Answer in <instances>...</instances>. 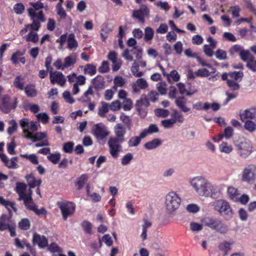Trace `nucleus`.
I'll use <instances>...</instances> for the list:
<instances>
[{
	"label": "nucleus",
	"instance_id": "33",
	"mask_svg": "<svg viewBox=\"0 0 256 256\" xmlns=\"http://www.w3.org/2000/svg\"><path fill=\"white\" fill-rule=\"evenodd\" d=\"M240 59L246 63L254 58L252 54L248 50L242 49L240 54Z\"/></svg>",
	"mask_w": 256,
	"mask_h": 256
},
{
	"label": "nucleus",
	"instance_id": "52",
	"mask_svg": "<svg viewBox=\"0 0 256 256\" xmlns=\"http://www.w3.org/2000/svg\"><path fill=\"white\" fill-rule=\"evenodd\" d=\"M154 112L156 116L162 118H166L170 114V112L168 110L162 108H156Z\"/></svg>",
	"mask_w": 256,
	"mask_h": 256
},
{
	"label": "nucleus",
	"instance_id": "26",
	"mask_svg": "<svg viewBox=\"0 0 256 256\" xmlns=\"http://www.w3.org/2000/svg\"><path fill=\"white\" fill-rule=\"evenodd\" d=\"M161 144L162 141L159 138H156L146 142L144 144V148L147 150H152L156 148Z\"/></svg>",
	"mask_w": 256,
	"mask_h": 256
},
{
	"label": "nucleus",
	"instance_id": "12",
	"mask_svg": "<svg viewBox=\"0 0 256 256\" xmlns=\"http://www.w3.org/2000/svg\"><path fill=\"white\" fill-rule=\"evenodd\" d=\"M94 135L98 140H102L109 134L106 126L102 123L94 125L92 129Z\"/></svg>",
	"mask_w": 256,
	"mask_h": 256
},
{
	"label": "nucleus",
	"instance_id": "58",
	"mask_svg": "<svg viewBox=\"0 0 256 256\" xmlns=\"http://www.w3.org/2000/svg\"><path fill=\"white\" fill-rule=\"evenodd\" d=\"M194 74L197 76L207 77L210 75V72L206 68H201L196 71Z\"/></svg>",
	"mask_w": 256,
	"mask_h": 256
},
{
	"label": "nucleus",
	"instance_id": "39",
	"mask_svg": "<svg viewBox=\"0 0 256 256\" xmlns=\"http://www.w3.org/2000/svg\"><path fill=\"white\" fill-rule=\"evenodd\" d=\"M24 38L27 42H30L34 44L37 42L38 40V34L33 31H30L28 34L24 36Z\"/></svg>",
	"mask_w": 256,
	"mask_h": 256
},
{
	"label": "nucleus",
	"instance_id": "22",
	"mask_svg": "<svg viewBox=\"0 0 256 256\" xmlns=\"http://www.w3.org/2000/svg\"><path fill=\"white\" fill-rule=\"evenodd\" d=\"M13 224L10 216L2 214L0 217V231H4L10 228Z\"/></svg>",
	"mask_w": 256,
	"mask_h": 256
},
{
	"label": "nucleus",
	"instance_id": "37",
	"mask_svg": "<svg viewBox=\"0 0 256 256\" xmlns=\"http://www.w3.org/2000/svg\"><path fill=\"white\" fill-rule=\"evenodd\" d=\"M88 176L86 174H82L76 180V186L78 190H81L88 180Z\"/></svg>",
	"mask_w": 256,
	"mask_h": 256
},
{
	"label": "nucleus",
	"instance_id": "51",
	"mask_svg": "<svg viewBox=\"0 0 256 256\" xmlns=\"http://www.w3.org/2000/svg\"><path fill=\"white\" fill-rule=\"evenodd\" d=\"M32 20V24H28V26L29 27V29H30L31 31H38L40 27V22H42L39 20Z\"/></svg>",
	"mask_w": 256,
	"mask_h": 256
},
{
	"label": "nucleus",
	"instance_id": "40",
	"mask_svg": "<svg viewBox=\"0 0 256 256\" xmlns=\"http://www.w3.org/2000/svg\"><path fill=\"white\" fill-rule=\"evenodd\" d=\"M171 116L172 119L174 120L176 123V122L182 123L184 120V118L182 114L176 110H173Z\"/></svg>",
	"mask_w": 256,
	"mask_h": 256
},
{
	"label": "nucleus",
	"instance_id": "25",
	"mask_svg": "<svg viewBox=\"0 0 256 256\" xmlns=\"http://www.w3.org/2000/svg\"><path fill=\"white\" fill-rule=\"evenodd\" d=\"M27 182L30 188H34L36 186H40L42 183L41 180H36L32 174H29L26 176Z\"/></svg>",
	"mask_w": 256,
	"mask_h": 256
},
{
	"label": "nucleus",
	"instance_id": "38",
	"mask_svg": "<svg viewBox=\"0 0 256 256\" xmlns=\"http://www.w3.org/2000/svg\"><path fill=\"white\" fill-rule=\"evenodd\" d=\"M144 224L142 225V230L140 236L143 240H144L147 238V230L152 226V223L144 219Z\"/></svg>",
	"mask_w": 256,
	"mask_h": 256
},
{
	"label": "nucleus",
	"instance_id": "46",
	"mask_svg": "<svg viewBox=\"0 0 256 256\" xmlns=\"http://www.w3.org/2000/svg\"><path fill=\"white\" fill-rule=\"evenodd\" d=\"M85 74L93 76L96 73V67L92 64H87L84 69Z\"/></svg>",
	"mask_w": 256,
	"mask_h": 256
},
{
	"label": "nucleus",
	"instance_id": "28",
	"mask_svg": "<svg viewBox=\"0 0 256 256\" xmlns=\"http://www.w3.org/2000/svg\"><path fill=\"white\" fill-rule=\"evenodd\" d=\"M227 194L228 198L234 202L236 201L238 196L240 195L238 189L233 186L228 187Z\"/></svg>",
	"mask_w": 256,
	"mask_h": 256
},
{
	"label": "nucleus",
	"instance_id": "2",
	"mask_svg": "<svg viewBox=\"0 0 256 256\" xmlns=\"http://www.w3.org/2000/svg\"><path fill=\"white\" fill-rule=\"evenodd\" d=\"M188 184L194 192L200 197L214 198L220 192L218 186L211 182L203 176L190 178Z\"/></svg>",
	"mask_w": 256,
	"mask_h": 256
},
{
	"label": "nucleus",
	"instance_id": "13",
	"mask_svg": "<svg viewBox=\"0 0 256 256\" xmlns=\"http://www.w3.org/2000/svg\"><path fill=\"white\" fill-rule=\"evenodd\" d=\"M149 12L148 7L145 5H142L139 10H134L132 16L144 24L145 22V18L148 16Z\"/></svg>",
	"mask_w": 256,
	"mask_h": 256
},
{
	"label": "nucleus",
	"instance_id": "18",
	"mask_svg": "<svg viewBox=\"0 0 256 256\" xmlns=\"http://www.w3.org/2000/svg\"><path fill=\"white\" fill-rule=\"evenodd\" d=\"M256 116V106L251 107L249 108L246 109L243 112H240V120L242 122H244L245 120L254 119Z\"/></svg>",
	"mask_w": 256,
	"mask_h": 256
},
{
	"label": "nucleus",
	"instance_id": "54",
	"mask_svg": "<svg viewBox=\"0 0 256 256\" xmlns=\"http://www.w3.org/2000/svg\"><path fill=\"white\" fill-rule=\"evenodd\" d=\"M92 83L96 88H100L104 86V82L103 78L101 76H97L93 79Z\"/></svg>",
	"mask_w": 256,
	"mask_h": 256
},
{
	"label": "nucleus",
	"instance_id": "8",
	"mask_svg": "<svg viewBox=\"0 0 256 256\" xmlns=\"http://www.w3.org/2000/svg\"><path fill=\"white\" fill-rule=\"evenodd\" d=\"M58 206L61 211L62 218L64 220L74 214L76 207L74 203L69 201L58 202Z\"/></svg>",
	"mask_w": 256,
	"mask_h": 256
},
{
	"label": "nucleus",
	"instance_id": "64",
	"mask_svg": "<svg viewBox=\"0 0 256 256\" xmlns=\"http://www.w3.org/2000/svg\"><path fill=\"white\" fill-rule=\"evenodd\" d=\"M24 9L25 7L22 3H17L14 6V10L17 14H22Z\"/></svg>",
	"mask_w": 256,
	"mask_h": 256
},
{
	"label": "nucleus",
	"instance_id": "1",
	"mask_svg": "<svg viewBox=\"0 0 256 256\" xmlns=\"http://www.w3.org/2000/svg\"><path fill=\"white\" fill-rule=\"evenodd\" d=\"M19 123L22 129L25 138L32 140V142H40L35 144L36 147L39 148L50 145L46 132H36L40 127V125L36 122L30 121L28 118H23L20 120Z\"/></svg>",
	"mask_w": 256,
	"mask_h": 256
},
{
	"label": "nucleus",
	"instance_id": "4",
	"mask_svg": "<svg viewBox=\"0 0 256 256\" xmlns=\"http://www.w3.org/2000/svg\"><path fill=\"white\" fill-rule=\"evenodd\" d=\"M181 198L174 192H169L166 196L165 206L168 214L174 212L180 206Z\"/></svg>",
	"mask_w": 256,
	"mask_h": 256
},
{
	"label": "nucleus",
	"instance_id": "56",
	"mask_svg": "<svg viewBox=\"0 0 256 256\" xmlns=\"http://www.w3.org/2000/svg\"><path fill=\"white\" fill-rule=\"evenodd\" d=\"M74 143L68 142L63 144L62 150L66 153H71L73 150Z\"/></svg>",
	"mask_w": 256,
	"mask_h": 256
},
{
	"label": "nucleus",
	"instance_id": "15",
	"mask_svg": "<svg viewBox=\"0 0 256 256\" xmlns=\"http://www.w3.org/2000/svg\"><path fill=\"white\" fill-rule=\"evenodd\" d=\"M114 132L116 135L115 138H115L120 141V142H123L124 141V136L126 134V128L121 124H116L114 127Z\"/></svg>",
	"mask_w": 256,
	"mask_h": 256
},
{
	"label": "nucleus",
	"instance_id": "47",
	"mask_svg": "<svg viewBox=\"0 0 256 256\" xmlns=\"http://www.w3.org/2000/svg\"><path fill=\"white\" fill-rule=\"evenodd\" d=\"M114 86L112 88L116 90L118 87H121L126 84L124 79L122 76H116L114 80Z\"/></svg>",
	"mask_w": 256,
	"mask_h": 256
},
{
	"label": "nucleus",
	"instance_id": "3",
	"mask_svg": "<svg viewBox=\"0 0 256 256\" xmlns=\"http://www.w3.org/2000/svg\"><path fill=\"white\" fill-rule=\"evenodd\" d=\"M202 222L205 226L218 234H225L228 232V228L226 224L220 218L206 217L202 219Z\"/></svg>",
	"mask_w": 256,
	"mask_h": 256
},
{
	"label": "nucleus",
	"instance_id": "7",
	"mask_svg": "<svg viewBox=\"0 0 256 256\" xmlns=\"http://www.w3.org/2000/svg\"><path fill=\"white\" fill-rule=\"evenodd\" d=\"M27 186L24 182H16L15 188L16 192L19 196L18 200H23L25 205H28V202H30L32 200V191L30 189L28 194L26 195V190Z\"/></svg>",
	"mask_w": 256,
	"mask_h": 256
},
{
	"label": "nucleus",
	"instance_id": "44",
	"mask_svg": "<svg viewBox=\"0 0 256 256\" xmlns=\"http://www.w3.org/2000/svg\"><path fill=\"white\" fill-rule=\"evenodd\" d=\"M134 158L133 154L132 153L128 152L124 155L121 159V164L122 166L128 165Z\"/></svg>",
	"mask_w": 256,
	"mask_h": 256
},
{
	"label": "nucleus",
	"instance_id": "29",
	"mask_svg": "<svg viewBox=\"0 0 256 256\" xmlns=\"http://www.w3.org/2000/svg\"><path fill=\"white\" fill-rule=\"evenodd\" d=\"M26 206L30 210L34 211L37 215L46 214V211L44 208H42L38 209L36 206L33 203L32 200L30 202H28V205Z\"/></svg>",
	"mask_w": 256,
	"mask_h": 256
},
{
	"label": "nucleus",
	"instance_id": "23",
	"mask_svg": "<svg viewBox=\"0 0 256 256\" xmlns=\"http://www.w3.org/2000/svg\"><path fill=\"white\" fill-rule=\"evenodd\" d=\"M234 242H232L224 240L218 244V250L222 252L224 255L226 256L228 252L231 250L232 246Z\"/></svg>",
	"mask_w": 256,
	"mask_h": 256
},
{
	"label": "nucleus",
	"instance_id": "14",
	"mask_svg": "<svg viewBox=\"0 0 256 256\" xmlns=\"http://www.w3.org/2000/svg\"><path fill=\"white\" fill-rule=\"evenodd\" d=\"M50 72V78L51 83L54 84L56 83L58 85L63 86H64L66 79L62 72L53 70Z\"/></svg>",
	"mask_w": 256,
	"mask_h": 256
},
{
	"label": "nucleus",
	"instance_id": "16",
	"mask_svg": "<svg viewBox=\"0 0 256 256\" xmlns=\"http://www.w3.org/2000/svg\"><path fill=\"white\" fill-rule=\"evenodd\" d=\"M34 244H37L40 248H44L48 246V240L44 236L34 233L32 236Z\"/></svg>",
	"mask_w": 256,
	"mask_h": 256
},
{
	"label": "nucleus",
	"instance_id": "6",
	"mask_svg": "<svg viewBox=\"0 0 256 256\" xmlns=\"http://www.w3.org/2000/svg\"><path fill=\"white\" fill-rule=\"evenodd\" d=\"M236 147L239 156L242 158L249 156L254 151V147L251 141L247 138H242L237 144Z\"/></svg>",
	"mask_w": 256,
	"mask_h": 256
},
{
	"label": "nucleus",
	"instance_id": "21",
	"mask_svg": "<svg viewBox=\"0 0 256 256\" xmlns=\"http://www.w3.org/2000/svg\"><path fill=\"white\" fill-rule=\"evenodd\" d=\"M28 14L32 20H39L42 22L45 21L42 10L28 9Z\"/></svg>",
	"mask_w": 256,
	"mask_h": 256
},
{
	"label": "nucleus",
	"instance_id": "57",
	"mask_svg": "<svg viewBox=\"0 0 256 256\" xmlns=\"http://www.w3.org/2000/svg\"><path fill=\"white\" fill-rule=\"evenodd\" d=\"M162 126L166 128H169L172 127V126L176 124L174 120L170 118L162 120L161 122Z\"/></svg>",
	"mask_w": 256,
	"mask_h": 256
},
{
	"label": "nucleus",
	"instance_id": "19",
	"mask_svg": "<svg viewBox=\"0 0 256 256\" xmlns=\"http://www.w3.org/2000/svg\"><path fill=\"white\" fill-rule=\"evenodd\" d=\"M0 158L4 164L5 166L9 168H18V158L12 157L9 160L5 154H0Z\"/></svg>",
	"mask_w": 256,
	"mask_h": 256
},
{
	"label": "nucleus",
	"instance_id": "60",
	"mask_svg": "<svg viewBox=\"0 0 256 256\" xmlns=\"http://www.w3.org/2000/svg\"><path fill=\"white\" fill-rule=\"evenodd\" d=\"M81 226L86 233L88 234L92 233V224L90 222L85 220L82 223Z\"/></svg>",
	"mask_w": 256,
	"mask_h": 256
},
{
	"label": "nucleus",
	"instance_id": "24",
	"mask_svg": "<svg viewBox=\"0 0 256 256\" xmlns=\"http://www.w3.org/2000/svg\"><path fill=\"white\" fill-rule=\"evenodd\" d=\"M68 48L71 50H75L78 47V43L75 38V36L73 34H70L68 36L67 39Z\"/></svg>",
	"mask_w": 256,
	"mask_h": 256
},
{
	"label": "nucleus",
	"instance_id": "10",
	"mask_svg": "<svg viewBox=\"0 0 256 256\" xmlns=\"http://www.w3.org/2000/svg\"><path fill=\"white\" fill-rule=\"evenodd\" d=\"M16 106V99L10 100L8 96H4L0 98V110L5 113L9 112Z\"/></svg>",
	"mask_w": 256,
	"mask_h": 256
},
{
	"label": "nucleus",
	"instance_id": "43",
	"mask_svg": "<svg viewBox=\"0 0 256 256\" xmlns=\"http://www.w3.org/2000/svg\"><path fill=\"white\" fill-rule=\"evenodd\" d=\"M139 66L136 61H134L131 68V72L132 74L136 77H140L144 75V73L139 72Z\"/></svg>",
	"mask_w": 256,
	"mask_h": 256
},
{
	"label": "nucleus",
	"instance_id": "9",
	"mask_svg": "<svg viewBox=\"0 0 256 256\" xmlns=\"http://www.w3.org/2000/svg\"><path fill=\"white\" fill-rule=\"evenodd\" d=\"M256 179V165L250 164L245 166L242 172L241 180L250 183Z\"/></svg>",
	"mask_w": 256,
	"mask_h": 256
},
{
	"label": "nucleus",
	"instance_id": "36",
	"mask_svg": "<svg viewBox=\"0 0 256 256\" xmlns=\"http://www.w3.org/2000/svg\"><path fill=\"white\" fill-rule=\"evenodd\" d=\"M101 104L102 106L98 110V114L101 117H104L106 116V114L110 110L109 104L104 102H102Z\"/></svg>",
	"mask_w": 256,
	"mask_h": 256
},
{
	"label": "nucleus",
	"instance_id": "5",
	"mask_svg": "<svg viewBox=\"0 0 256 256\" xmlns=\"http://www.w3.org/2000/svg\"><path fill=\"white\" fill-rule=\"evenodd\" d=\"M214 210L226 218H232L233 215V210L230 203L226 200L219 199L213 203Z\"/></svg>",
	"mask_w": 256,
	"mask_h": 256
},
{
	"label": "nucleus",
	"instance_id": "17",
	"mask_svg": "<svg viewBox=\"0 0 256 256\" xmlns=\"http://www.w3.org/2000/svg\"><path fill=\"white\" fill-rule=\"evenodd\" d=\"M148 86V83L143 78H138L135 82L132 84V92L134 93H140L141 90H145Z\"/></svg>",
	"mask_w": 256,
	"mask_h": 256
},
{
	"label": "nucleus",
	"instance_id": "32",
	"mask_svg": "<svg viewBox=\"0 0 256 256\" xmlns=\"http://www.w3.org/2000/svg\"><path fill=\"white\" fill-rule=\"evenodd\" d=\"M144 138H142L141 136V132L139 136H132L130 138L128 142V145L129 148L136 147L138 146L141 140Z\"/></svg>",
	"mask_w": 256,
	"mask_h": 256
},
{
	"label": "nucleus",
	"instance_id": "45",
	"mask_svg": "<svg viewBox=\"0 0 256 256\" xmlns=\"http://www.w3.org/2000/svg\"><path fill=\"white\" fill-rule=\"evenodd\" d=\"M214 55L216 58L218 60H226L228 58L226 51L220 48L218 49L216 51Z\"/></svg>",
	"mask_w": 256,
	"mask_h": 256
},
{
	"label": "nucleus",
	"instance_id": "30",
	"mask_svg": "<svg viewBox=\"0 0 256 256\" xmlns=\"http://www.w3.org/2000/svg\"><path fill=\"white\" fill-rule=\"evenodd\" d=\"M35 87V85L33 84H28L25 86L24 90L28 96L34 97L36 96L37 91Z\"/></svg>",
	"mask_w": 256,
	"mask_h": 256
},
{
	"label": "nucleus",
	"instance_id": "34",
	"mask_svg": "<svg viewBox=\"0 0 256 256\" xmlns=\"http://www.w3.org/2000/svg\"><path fill=\"white\" fill-rule=\"evenodd\" d=\"M180 75L176 70H172L168 74L166 78L169 83L177 82L180 80Z\"/></svg>",
	"mask_w": 256,
	"mask_h": 256
},
{
	"label": "nucleus",
	"instance_id": "31",
	"mask_svg": "<svg viewBox=\"0 0 256 256\" xmlns=\"http://www.w3.org/2000/svg\"><path fill=\"white\" fill-rule=\"evenodd\" d=\"M14 85L17 88L20 90L24 89V76H18L16 77L14 81Z\"/></svg>",
	"mask_w": 256,
	"mask_h": 256
},
{
	"label": "nucleus",
	"instance_id": "48",
	"mask_svg": "<svg viewBox=\"0 0 256 256\" xmlns=\"http://www.w3.org/2000/svg\"><path fill=\"white\" fill-rule=\"evenodd\" d=\"M10 126L8 128V133L9 135L12 134L16 132L18 128V124L15 120H12L8 122Z\"/></svg>",
	"mask_w": 256,
	"mask_h": 256
},
{
	"label": "nucleus",
	"instance_id": "50",
	"mask_svg": "<svg viewBox=\"0 0 256 256\" xmlns=\"http://www.w3.org/2000/svg\"><path fill=\"white\" fill-rule=\"evenodd\" d=\"M60 158V154L58 152L55 154H50L47 156V158L54 164H56Z\"/></svg>",
	"mask_w": 256,
	"mask_h": 256
},
{
	"label": "nucleus",
	"instance_id": "20",
	"mask_svg": "<svg viewBox=\"0 0 256 256\" xmlns=\"http://www.w3.org/2000/svg\"><path fill=\"white\" fill-rule=\"evenodd\" d=\"M78 55L74 52L66 56L64 59V69L70 68L72 69L76 62Z\"/></svg>",
	"mask_w": 256,
	"mask_h": 256
},
{
	"label": "nucleus",
	"instance_id": "42",
	"mask_svg": "<svg viewBox=\"0 0 256 256\" xmlns=\"http://www.w3.org/2000/svg\"><path fill=\"white\" fill-rule=\"evenodd\" d=\"M154 36V32L150 27H146L144 29V39L146 42L151 40Z\"/></svg>",
	"mask_w": 256,
	"mask_h": 256
},
{
	"label": "nucleus",
	"instance_id": "49",
	"mask_svg": "<svg viewBox=\"0 0 256 256\" xmlns=\"http://www.w3.org/2000/svg\"><path fill=\"white\" fill-rule=\"evenodd\" d=\"M38 120L43 124H46L48 122L49 116L46 112H42L36 115Z\"/></svg>",
	"mask_w": 256,
	"mask_h": 256
},
{
	"label": "nucleus",
	"instance_id": "53",
	"mask_svg": "<svg viewBox=\"0 0 256 256\" xmlns=\"http://www.w3.org/2000/svg\"><path fill=\"white\" fill-rule=\"evenodd\" d=\"M0 204L6 206V208L8 210L10 214H11L10 208L12 209L14 212L16 211V208L15 207V205L13 202H12L8 200H4Z\"/></svg>",
	"mask_w": 256,
	"mask_h": 256
},
{
	"label": "nucleus",
	"instance_id": "27",
	"mask_svg": "<svg viewBox=\"0 0 256 256\" xmlns=\"http://www.w3.org/2000/svg\"><path fill=\"white\" fill-rule=\"evenodd\" d=\"M158 131L159 129L158 126L155 124H152L148 128H145L141 132V136L142 138H145L148 134L156 133Z\"/></svg>",
	"mask_w": 256,
	"mask_h": 256
},
{
	"label": "nucleus",
	"instance_id": "62",
	"mask_svg": "<svg viewBox=\"0 0 256 256\" xmlns=\"http://www.w3.org/2000/svg\"><path fill=\"white\" fill-rule=\"evenodd\" d=\"M30 4L32 6V7L28 9L42 10V9L44 8V4L40 1L31 2L30 3Z\"/></svg>",
	"mask_w": 256,
	"mask_h": 256
},
{
	"label": "nucleus",
	"instance_id": "41",
	"mask_svg": "<svg viewBox=\"0 0 256 256\" xmlns=\"http://www.w3.org/2000/svg\"><path fill=\"white\" fill-rule=\"evenodd\" d=\"M219 148L220 152L225 154H230L233 150L232 146L231 145L228 144L226 142H222L220 145Z\"/></svg>",
	"mask_w": 256,
	"mask_h": 256
},
{
	"label": "nucleus",
	"instance_id": "11",
	"mask_svg": "<svg viewBox=\"0 0 256 256\" xmlns=\"http://www.w3.org/2000/svg\"><path fill=\"white\" fill-rule=\"evenodd\" d=\"M120 143L115 138H110L108 142L110 154L114 158H117L119 156V154L122 150Z\"/></svg>",
	"mask_w": 256,
	"mask_h": 256
},
{
	"label": "nucleus",
	"instance_id": "63",
	"mask_svg": "<svg viewBox=\"0 0 256 256\" xmlns=\"http://www.w3.org/2000/svg\"><path fill=\"white\" fill-rule=\"evenodd\" d=\"M123 109L125 111L130 110L132 108V102L130 98L125 99L122 100Z\"/></svg>",
	"mask_w": 256,
	"mask_h": 256
},
{
	"label": "nucleus",
	"instance_id": "35",
	"mask_svg": "<svg viewBox=\"0 0 256 256\" xmlns=\"http://www.w3.org/2000/svg\"><path fill=\"white\" fill-rule=\"evenodd\" d=\"M244 128L250 132H253L256 130V123L252 120H247L244 123Z\"/></svg>",
	"mask_w": 256,
	"mask_h": 256
},
{
	"label": "nucleus",
	"instance_id": "59",
	"mask_svg": "<svg viewBox=\"0 0 256 256\" xmlns=\"http://www.w3.org/2000/svg\"><path fill=\"white\" fill-rule=\"evenodd\" d=\"M20 228L23 230H28L30 228V221L26 218H24L18 223Z\"/></svg>",
	"mask_w": 256,
	"mask_h": 256
},
{
	"label": "nucleus",
	"instance_id": "61",
	"mask_svg": "<svg viewBox=\"0 0 256 256\" xmlns=\"http://www.w3.org/2000/svg\"><path fill=\"white\" fill-rule=\"evenodd\" d=\"M242 49V47L240 46L234 44L229 50V53L231 56L234 55L236 53H238L240 55Z\"/></svg>",
	"mask_w": 256,
	"mask_h": 256
},
{
	"label": "nucleus",
	"instance_id": "55",
	"mask_svg": "<svg viewBox=\"0 0 256 256\" xmlns=\"http://www.w3.org/2000/svg\"><path fill=\"white\" fill-rule=\"evenodd\" d=\"M156 88L162 95L165 94L166 92V84L165 82H159L156 84Z\"/></svg>",
	"mask_w": 256,
	"mask_h": 256
}]
</instances>
